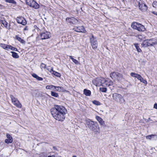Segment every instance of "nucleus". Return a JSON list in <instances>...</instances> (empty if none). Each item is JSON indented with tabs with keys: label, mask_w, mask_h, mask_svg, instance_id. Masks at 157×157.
I'll return each mask as SVG.
<instances>
[{
	"label": "nucleus",
	"mask_w": 157,
	"mask_h": 157,
	"mask_svg": "<svg viewBox=\"0 0 157 157\" xmlns=\"http://www.w3.org/2000/svg\"><path fill=\"white\" fill-rule=\"evenodd\" d=\"M96 120L98 121L100 124L101 125L105 126V121L103 119L98 116H97L95 117Z\"/></svg>",
	"instance_id": "ddd939ff"
},
{
	"label": "nucleus",
	"mask_w": 157,
	"mask_h": 157,
	"mask_svg": "<svg viewBox=\"0 0 157 157\" xmlns=\"http://www.w3.org/2000/svg\"><path fill=\"white\" fill-rule=\"evenodd\" d=\"M66 21L67 22L72 24H75L78 21L76 19L73 17L67 18Z\"/></svg>",
	"instance_id": "9d476101"
},
{
	"label": "nucleus",
	"mask_w": 157,
	"mask_h": 157,
	"mask_svg": "<svg viewBox=\"0 0 157 157\" xmlns=\"http://www.w3.org/2000/svg\"><path fill=\"white\" fill-rule=\"evenodd\" d=\"M40 36L42 40L48 39L50 38V33L48 31H45L41 33L40 34Z\"/></svg>",
	"instance_id": "0eeeda50"
},
{
	"label": "nucleus",
	"mask_w": 157,
	"mask_h": 157,
	"mask_svg": "<svg viewBox=\"0 0 157 157\" xmlns=\"http://www.w3.org/2000/svg\"><path fill=\"white\" fill-rule=\"evenodd\" d=\"M153 7H156L157 6V2H154L153 3Z\"/></svg>",
	"instance_id": "a18cd8bd"
},
{
	"label": "nucleus",
	"mask_w": 157,
	"mask_h": 157,
	"mask_svg": "<svg viewBox=\"0 0 157 157\" xmlns=\"http://www.w3.org/2000/svg\"><path fill=\"white\" fill-rule=\"evenodd\" d=\"M32 75L34 78H35L36 79L38 77V76L35 74H33Z\"/></svg>",
	"instance_id": "de8ad7c7"
},
{
	"label": "nucleus",
	"mask_w": 157,
	"mask_h": 157,
	"mask_svg": "<svg viewBox=\"0 0 157 157\" xmlns=\"http://www.w3.org/2000/svg\"><path fill=\"white\" fill-rule=\"evenodd\" d=\"M154 108L156 109H157V103H155L154 104Z\"/></svg>",
	"instance_id": "3c124183"
},
{
	"label": "nucleus",
	"mask_w": 157,
	"mask_h": 157,
	"mask_svg": "<svg viewBox=\"0 0 157 157\" xmlns=\"http://www.w3.org/2000/svg\"><path fill=\"white\" fill-rule=\"evenodd\" d=\"M116 78L119 81L121 80L123 78V75L121 73L117 72Z\"/></svg>",
	"instance_id": "4be33fe9"
},
{
	"label": "nucleus",
	"mask_w": 157,
	"mask_h": 157,
	"mask_svg": "<svg viewBox=\"0 0 157 157\" xmlns=\"http://www.w3.org/2000/svg\"><path fill=\"white\" fill-rule=\"evenodd\" d=\"M40 67L41 68H45L46 65L43 63H42L40 65Z\"/></svg>",
	"instance_id": "c03bdc74"
},
{
	"label": "nucleus",
	"mask_w": 157,
	"mask_h": 157,
	"mask_svg": "<svg viewBox=\"0 0 157 157\" xmlns=\"http://www.w3.org/2000/svg\"><path fill=\"white\" fill-rule=\"evenodd\" d=\"M13 103L15 106L17 108H21L22 107V105L19 101H15Z\"/></svg>",
	"instance_id": "412c9836"
},
{
	"label": "nucleus",
	"mask_w": 157,
	"mask_h": 157,
	"mask_svg": "<svg viewBox=\"0 0 157 157\" xmlns=\"http://www.w3.org/2000/svg\"><path fill=\"white\" fill-rule=\"evenodd\" d=\"M91 46L93 49H96L97 47L98 44L96 38H94L93 35L90 38Z\"/></svg>",
	"instance_id": "423d86ee"
},
{
	"label": "nucleus",
	"mask_w": 157,
	"mask_h": 157,
	"mask_svg": "<svg viewBox=\"0 0 157 157\" xmlns=\"http://www.w3.org/2000/svg\"><path fill=\"white\" fill-rule=\"evenodd\" d=\"M28 30H29V28H28V27L27 26H25V28L23 29L24 31Z\"/></svg>",
	"instance_id": "8fccbe9b"
},
{
	"label": "nucleus",
	"mask_w": 157,
	"mask_h": 157,
	"mask_svg": "<svg viewBox=\"0 0 157 157\" xmlns=\"http://www.w3.org/2000/svg\"><path fill=\"white\" fill-rule=\"evenodd\" d=\"M50 72L52 74L54 75L55 76L59 77L61 76V74L60 73L56 72L55 71L53 70V69L52 68L51 69V71H50Z\"/></svg>",
	"instance_id": "f3484780"
},
{
	"label": "nucleus",
	"mask_w": 157,
	"mask_h": 157,
	"mask_svg": "<svg viewBox=\"0 0 157 157\" xmlns=\"http://www.w3.org/2000/svg\"><path fill=\"white\" fill-rule=\"evenodd\" d=\"M142 78V77H141V76L139 74H138L137 76V78L140 81L141 80Z\"/></svg>",
	"instance_id": "49530a36"
},
{
	"label": "nucleus",
	"mask_w": 157,
	"mask_h": 157,
	"mask_svg": "<svg viewBox=\"0 0 157 157\" xmlns=\"http://www.w3.org/2000/svg\"><path fill=\"white\" fill-rule=\"evenodd\" d=\"M134 45L137 49L138 52H141V49L139 48V46L138 45V44H135Z\"/></svg>",
	"instance_id": "72a5a7b5"
},
{
	"label": "nucleus",
	"mask_w": 157,
	"mask_h": 157,
	"mask_svg": "<svg viewBox=\"0 0 157 157\" xmlns=\"http://www.w3.org/2000/svg\"><path fill=\"white\" fill-rule=\"evenodd\" d=\"M113 99L116 101H119L120 103H124L125 100L124 99L122 96L120 94L117 93H114L112 95Z\"/></svg>",
	"instance_id": "7ed1b4c3"
},
{
	"label": "nucleus",
	"mask_w": 157,
	"mask_h": 157,
	"mask_svg": "<svg viewBox=\"0 0 157 157\" xmlns=\"http://www.w3.org/2000/svg\"><path fill=\"white\" fill-rule=\"evenodd\" d=\"M106 83V86H112L113 84V82L110 80H107V82Z\"/></svg>",
	"instance_id": "c85d7f7f"
},
{
	"label": "nucleus",
	"mask_w": 157,
	"mask_h": 157,
	"mask_svg": "<svg viewBox=\"0 0 157 157\" xmlns=\"http://www.w3.org/2000/svg\"><path fill=\"white\" fill-rule=\"evenodd\" d=\"M13 141V140H11V139H6L5 140V142L7 144H9L12 143Z\"/></svg>",
	"instance_id": "a19ab883"
},
{
	"label": "nucleus",
	"mask_w": 157,
	"mask_h": 157,
	"mask_svg": "<svg viewBox=\"0 0 157 157\" xmlns=\"http://www.w3.org/2000/svg\"><path fill=\"white\" fill-rule=\"evenodd\" d=\"M140 82H143V83L147 84V81L144 80L143 78H141V80H140Z\"/></svg>",
	"instance_id": "37998d69"
},
{
	"label": "nucleus",
	"mask_w": 157,
	"mask_h": 157,
	"mask_svg": "<svg viewBox=\"0 0 157 157\" xmlns=\"http://www.w3.org/2000/svg\"><path fill=\"white\" fill-rule=\"evenodd\" d=\"M48 157H52L51 156H48Z\"/></svg>",
	"instance_id": "864d4df0"
},
{
	"label": "nucleus",
	"mask_w": 157,
	"mask_h": 157,
	"mask_svg": "<svg viewBox=\"0 0 157 157\" xmlns=\"http://www.w3.org/2000/svg\"><path fill=\"white\" fill-rule=\"evenodd\" d=\"M142 47H147L148 46H150L149 40H147L144 41L141 44Z\"/></svg>",
	"instance_id": "dca6fc26"
},
{
	"label": "nucleus",
	"mask_w": 157,
	"mask_h": 157,
	"mask_svg": "<svg viewBox=\"0 0 157 157\" xmlns=\"http://www.w3.org/2000/svg\"><path fill=\"white\" fill-rule=\"evenodd\" d=\"M152 13L154 14L157 16V12L156 11H153L152 12Z\"/></svg>",
	"instance_id": "603ef678"
},
{
	"label": "nucleus",
	"mask_w": 157,
	"mask_h": 157,
	"mask_svg": "<svg viewBox=\"0 0 157 157\" xmlns=\"http://www.w3.org/2000/svg\"><path fill=\"white\" fill-rule=\"evenodd\" d=\"M67 112L66 109L61 105H54V107L51 109V113L53 117L56 120L61 121L64 120Z\"/></svg>",
	"instance_id": "f257e3e1"
},
{
	"label": "nucleus",
	"mask_w": 157,
	"mask_h": 157,
	"mask_svg": "<svg viewBox=\"0 0 157 157\" xmlns=\"http://www.w3.org/2000/svg\"><path fill=\"white\" fill-rule=\"evenodd\" d=\"M13 103L15 106L17 108H21L22 107V105L19 101H15Z\"/></svg>",
	"instance_id": "6ab92c4d"
},
{
	"label": "nucleus",
	"mask_w": 157,
	"mask_h": 157,
	"mask_svg": "<svg viewBox=\"0 0 157 157\" xmlns=\"http://www.w3.org/2000/svg\"><path fill=\"white\" fill-rule=\"evenodd\" d=\"M51 95L52 96L57 98L59 97L58 94L53 91L51 92Z\"/></svg>",
	"instance_id": "473e14b6"
},
{
	"label": "nucleus",
	"mask_w": 157,
	"mask_h": 157,
	"mask_svg": "<svg viewBox=\"0 0 157 157\" xmlns=\"http://www.w3.org/2000/svg\"><path fill=\"white\" fill-rule=\"evenodd\" d=\"M1 23L3 24L5 27L9 29V27L8 26V23L5 20H1L0 21Z\"/></svg>",
	"instance_id": "a211bd4d"
},
{
	"label": "nucleus",
	"mask_w": 157,
	"mask_h": 157,
	"mask_svg": "<svg viewBox=\"0 0 157 157\" xmlns=\"http://www.w3.org/2000/svg\"><path fill=\"white\" fill-rule=\"evenodd\" d=\"M9 46V45H6L5 44H0V46L4 49H8Z\"/></svg>",
	"instance_id": "cd10ccee"
},
{
	"label": "nucleus",
	"mask_w": 157,
	"mask_h": 157,
	"mask_svg": "<svg viewBox=\"0 0 157 157\" xmlns=\"http://www.w3.org/2000/svg\"><path fill=\"white\" fill-rule=\"evenodd\" d=\"M5 2H7L13 4H16V2H15L14 0H5Z\"/></svg>",
	"instance_id": "f704fd0d"
},
{
	"label": "nucleus",
	"mask_w": 157,
	"mask_h": 157,
	"mask_svg": "<svg viewBox=\"0 0 157 157\" xmlns=\"http://www.w3.org/2000/svg\"><path fill=\"white\" fill-rule=\"evenodd\" d=\"M131 27L133 29H136L140 31H144L145 29L144 26L136 22L133 23L131 25Z\"/></svg>",
	"instance_id": "20e7f679"
},
{
	"label": "nucleus",
	"mask_w": 157,
	"mask_h": 157,
	"mask_svg": "<svg viewBox=\"0 0 157 157\" xmlns=\"http://www.w3.org/2000/svg\"><path fill=\"white\" fill-rule=\"evenodd\" d=\"M100 90L102 92H106L107 89L105 87H102L100 88Z\"/></svg>",
	"instance_id": "e433bc0d"
},
{
	"label": "nucleus",
	"mask_w": 157,
	"mask_h": 157,
	"mask_svg": "<svg viewBox=\"0 0 157 157\" xmlns=\"http://www.w3.org/2000/svg\"><path fill=\"white\" fill-rule=\"evenodd\" d=\"M73 29L78 32L85 33V30L83 26L75 27Z\"/></svg>",
	"instance_id": "9b49d317"
},
{
	"label": "nucleus",
	"mask_w": 157,
	"mask_h": 157,
	"mask_svg": "<svg viewBox=\"0 0 157 157\" xmlns=\"http://www.w3.org/2000/svg\"><path fill=\"white\" fill-rule=\"evenodd\" d=\"M13 103L15 106L17 108H21L22 107V105L19 101H15Z\"/></svg>",
	"instance_id": "aec40b11"
},
{
	"label": "nucleus",
	"mask_w": 157,
	"mask_h": 157,
	"mask_svg": "<svg viewBox=\"0 0 157 157\" xmlns=\"http://www.w3.org/2000/svg\"><path fill=\"white\" fill-rule=\"evenodd\" d=\"M17 22L20 24H21L23 25H25L27 24V22L25 18L22 17H17L16 18Z\"/></svg>",
	"instance_id": "6e6552de"
},
{
	"label": "nucleus",
	"mask_w": 157,
	"mask_h": 157,
	"mask_svg": "<svg viewBox=\"0 0 157 157\" xmlns=\"http://www.w3.org/2000/svg\"><path fill=\"white\" fill-rule=\"evenodd\" d=\"M139 7L140 10L144 11L147 9V7L146 5L142 2H139Z\"/></svg>",
	"instance_id": "f8f14e48"
},
{
	"label": "nucleus",
	"mask_w": 157,
	"mask_h": 157,
	"mask_svg": "<svg viewBox=\"0 0 157 157\" xmlns=\"http://www.w3.org/2000/svg\"><path fill=\"white\" fill-rule=\"evenodd\" d=\"M101 85L105 86L106 83L107 82V79H106L103 78H101Z\"/></svg>",
	"instance_id": "a878e982"
},
{
	"label": "nucleus",
	"mask_w": 157,
	"mask_h": 157,
	"mask_svg": "<svg viewBox=\"0 0 157 157\" xmlns=\"http://www.w3.org/2000/svg\"><path fill=\"white\" fill-rule=\"evenodd\" d=\"M54 86L53 85H47L46 86V88L48 90H52Z\"/></svg>",
	"instance_id": "c9c22d12"
},
{
	"label": "nucleus",
	"mask_w": 157,
	"mask_h": 157,
	"mask_svg": "<svg viewBox=\"0 0 157 157\" xmlns=\"http://www.w3.org/2000/svg\"><path fill=\"white\" fill-rule=\"evenodd\" d=\"M69 58L70 59H71L72 61L76 64H78L79 62L77 60L73 58L72 56H70Z\"/></svg>",
	"instance_id": "2f4dec72"
},
{
	"label": "nucleus",
	"mask_w": 157,
	"mask_h": 157,
	"mask_svg": "<svg viewBox=\"0 0 157 157\" xmlns=\"http://www.w3.org/2000/svg\"><path fill=\"white\" fill-rule=\"evenodd\" d=\"M15 38L17 40L20 42L21 43L23 44L25 43V41L24 40L22 39L21 38L18 36L16 35L15 36Z\"/></svg>",
	"instance_id": "393cba45"
},
{
	"label": "nucleus",
	"mask_w": 157,
	"mask_h": 157,
	"mask_svg": "<svg viewBox=\"0 0 157 157\" xmlns=\"http://www.w3.org/2000/svg\"><path fill=\"white\" fill-rule=\"evenodd\" d=\"M93 104L96 105H100V103L97 101L94 100L92 101Z\"/></svg>",
	"instance_id": "58836bf2"
},
{
	"label": "nucleus",
	"mask_w": 157,
	"mask_h": 157,
	"mask_svg": "<svg viewBox=\"0 0 157 157\" xmlns=\"http://www.w3.org/2000/svg\"><path fill=\"white\" fill-rule=\"evenodd\" d=\"M117 72H113L111 73L110 74V77L113 79V78H116V76L117 75Z\"/></svg>",
	"instance_id": "bb28decb"
},
{
	"label": "nucleus",
	"mask_w": 157,
	"mask_h": 157,
	"mask_svg": "<svg viewBox=\"0 0 157 157\" xmlns=\"http://www.w3.org/2000/svg\"><path fill=\"white\" fill-rule=\"evenodd\" d=\"M55 90L58 91H64V89L63 87L60 86H54Z\"/></svg>",
	"instance_id": "5701e85b"
},
{
	"label": "nucleus",
	"mask_w": 157,
	"mask_h": 157,
	"mask_svg": "<svg viewBox=\"0 0 157 157\" xmlns=\"http://www.w3.org/2000/svg\"><path fill=\"white\" fill-rule=\"evenodd\" d=\"M101 78H97L92 80V83L96 86H99L101 85Z\"/></svg>",
	"instance_id": "1a4fd4ad"
},
{
	"label": "nucleus",
	"mask_w": 157,
	"mask_h": 157,
	"mask_svg": "<svg viewBox=\"0 0 157 157\" xmlns=\"http://www.w3.org/2000/svg\"><path fill=\"white\" fill-rule=\"evenodd\" d=\"M8 49H10L14 51H17V48H15L13 47L12 46H11L10 45H9Z\"/></svg>",
	"instance_id": "ea45409f"
},
{
	"label": "nucleus",
	"mask_w": 157,
	"mask_h": 157,
	"mask_svg": "<svg viewBox=\"0 0 157 157\" xmlns=\"http://www.w3.org/2000/svg\"><path fill=\"white\" fill-rule=\"evenodd\" d=\"M72 157H76L75 156H73Z\"/></svg>",
	"instance_id": "5fc2aeb1"
},
{
	"label": "nucleus",
	"mask_w": 157,
	"mask_h": 157,
	"mask_svg": "<svg viewBox=\"0 0 157 157\" xmlns=\"http://www.w3.org/2000/svg\"><path fill=\"white\" fill-rule=\"evenodd\" d=\"M10 98L11 99L12 103H13L15 101H18V100L17 99V98H16L15 97H14V96L13 95H10Z\"/></svg>",
	"instance_id": "7c9ffc66"
},
{
	"label": "nucleus",
	"mask_w": 157,
	"mask_h": 157,
	"mask_svg": "<svg viewBox=\"0 0 157 157\" xmlns=\"http://www.w3.org/2000/svg\"><path fill=\"white\" fill-rule=\"evenodd\" d=\"M11 53H12V56L15 58H19V56L18 54L15 52H11Z\"/></svg>",
	"instance_id": "c756f323"
},
{
	"label": "nucleus",
	"mask_w": 157,
	"mask_h": 157,
	"mask_svg": "<svg viewBox=\"0 0 157 157\" xmlns=\"http://www.w3.org/2000/svg\"><path fill=\"white\" fill-rule=\"evenodd\" d=\"M36 79L39 81H42L43 80L42 78L39 77L38 76V77Z\"/></svg>",
	"instance_id": "09e8293b"
},
{
	"label": "nucleus",
	"mask_w": 157,
	"mask_h": 157,
	"mask_svg": "<svg viewBox=\"0 0 157 157\" xmlns=\"http://www.w3.org/2000/svg\"><path fill=\"white\" fill-rule=\"evenodd\" d=\"M146 138L147 139L151 140L152 139H153L155 140H157V135L156 134H151V135H149L146 136Z\"/></svg>",
	"instance_id": "4468645a"
},
{
	"label": "nucleus",
	"mask_w": 157,
	"mask_h": 157,
	"mask_svg": "<svg viewBox=\"0 0 157 157\" xmlns=\"http://www.w3.org/2000/svg\"><path fill=\"white\" fill-rule=\"evenodd\" d=\"M85 124L86 127L92 131L95 132H98V133H100V128L96 122L87 119L86 120Z\"/></svg>",
	"instance_id": "f03ea898"
},
{
	"label": "nucleus",
	"mask_w": 157,
	"mask_h": 157,
	"mask_svg": "<svg viewBox=\"0 0 157 157\" xmlns=\"http://www.w3.org/2000/svg\"><path fill=\"white\" fill-rule=\"evenodd\" d=\"M26 2L28 5L35 9H38L39 7L38 4L33 0H26Z\"/></svg>",
	"instance_id": "39448f33"
},
{
	"label": "nucleus",
	"mask_w": 157,
	"mask_h": 157,
	"mask_svg": "<svg viewBox=\"0 0 157 157\" xmlns=\"http://www.w3.org/2000/svg\"><path fill=\"white\" fill-rule=\"evenodd\" d=\"M84 94L86 96H90L91 95L90 91L86 89H84L83 90Z\"/></svg>",
	"instance_id": "b1692460"
},
{
	"label": "nucleus",
	"mask_w": 157,
	"mask_h": 157,
	"mask_svg": "<svg viewBox=\"0 0 157 157\" xmlns=\"http://www.w3.org/2000/svg\"><path fill=\"white\" fill-rule=\"evenodd\" d=\"M6 136L7 139L10 140L11 139V140H13V139L12 136L9 134H7Z\"/></svg>",
	"instance_id": "79ce46f5"
},
{
	"label": "nucleus",
	"mask_w": 157,
	"mask_h": 157,
	"mask_svg": "<svg viewBox=\"0 0 157 157\" xmlns=\"http://www.w3.org/2000/svg\"><path fill=\"white\" fill-rule=\"evenodd\" d=\"M150 46H153L157 44V39H152L149 40Z\"/></svg>",
	"instance_id": "2eb2a0df"
},
{
	"label": "nucleus",
	"mask_w": 157,
	"mask_h": 157,
	"mask_svg": "<svg viewBox=\"0 0 157 157\" xmlns=\"http://www.w3.org/2000/svg\"><path fill=\"white\" fill-rule=\"evenodd\" d=\"M138 74L135 73L131 72L130 73L131 76L133 77H135L137 78V76Z\"/></svg>",
	"instance_id": "4c0bfd02"
}]
</instances>
